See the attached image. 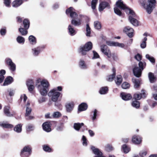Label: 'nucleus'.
Returning <instances> with one entry per match:
<instances>
[{"mask_svg":"<svg viewBox=\"0 0 157 157\" xmlns=\"http://www.w3.org/2000/svg\"><path fill=\"white\" fill-rule=\"evenodd\" d=\"M116 5L117 7L114 8V12L116 14L119 16L121 15L122 13L118 8H119L124 10L127 13L129 14V20L132 25L135 26L138 25V21L133 18L135 16L134 12L133 10L126 7L121 0H118L116 2Z\"/></svg>","mask_w":157,"mask_h":157,"instance_id":"1","label":"nucleus"},{"mask_svg":"<svg viewBox=\"0 0 157 157\" xmlns=\"http://www.w3.org/2000/svg\"><path fill=\"white\" fill-rule=\"evenodd\" d=\"M40 82V84L36 85L40 94L43 96H46L48 91V87L50 84L48 81L46 79L41 80L40 78H38L36 80V83Z\"/></svg>","mask_w":157,"mask_h":157,"instance_id":"2","label":"nucleus"},{"mask_svg":"<svg viewBox=\"0 0 157 157\" xmlns=\"http://www.w3.org/2000/svg\"><path fill=\"white\" fill-rule=\"evenodd\" d=\"M66 13L68 15L70 14L71 17L72 19L71 21V24L75 26H79L81 24V21L80 19L76 20L75 19L77 17V13L75 10L72 7H70L66 11Z\"/></svg>","mask_w":157,"mask_h":157,"instance_id":"3","label":"nucleus"},{"mask_svg":"<svg viewBox=\"0 0 157 157\" xmlns=\"http://www.w3.org/2000/svg\"><path fill=\"white\" fill-rule=\"evenodd\" d=\"M156 0H148L146 5L143 2L141 3V6L146 10L147 13L150 14L152 12L156 6Z\"/></svg>","mask_w":157,"mask_h":157,"instance_id":"4","label":"nucleus"},{"mask_svg":"<svg viewBox=\"0 0 157 157\" xmlns=\"http://www.w3.org/2000/svg\"><path fill=\"white\" fill-rule=\"evenodd\" d=\"M92 48V44L91 42H89L84 45L80 46L79 48V52L82 55H85L88 52L91 50Z\"/></svg>","mask_w":157,"mask_h":157,"instance_id":"5","label":"nucleus"},{"mask_svg":"<svg viewBox=\"0 0 157 157\" xmlns=\"http://www.w3.org/2000/svg\"><path fill=\"white\" fill-rule=\"evenodd\" d=\"M146 65L145 62H142L141 61L139 62V66L140 68H139L137 67H135L133 69L134 75L137 77H140L141 75L142 71L144 69V67Z\"/></svg>","mask_w":157,"mask_h":157,"instance_id":"6","label":"nucleus"},{"mask_svg":"<svg viewBox=\"0 0 157 157\" xmlns=\"http://www.w3.org/2000/svg\"><path fill=\"white\" fill-rule=\"evenodd\" d=\"M60 94V93L58 92L56 89H53L49 91L48 93L49 97H51L52 101L56 102L58 100Z\"/></svg>","mask_w":157,"mask_h":157,"instance_id":"7","label":"nucleus"},{"mask_svg":"<svg viewBox=\"0 0 157 157\" xmlns=\"http://www.w3.org/2000/svg\"><path fill=\"white\" fill-rule=\"evenodd\" d=\"M5 62L6 64L8 66L9 70L12 73L15 71L16 65L10 58H6Z\"/></svg>","mask_w":157,"mask_h":157,"instance_id":"8","label":"nucleus"},{"mask_svg":"<svg viewBox=\"0 0 157 157\" xmlns=\"http://www.w3.org/2000/svg\"><path fill=\"white\" fill-rule=\"evenodd\" d=\"M23 23L25 29L22 28H20L19 30L22 35H25L28 33V31L26 29H28L29 27V21L27 19H25L23 21Z\"/></svg>","mask_w":157,"mask_h":157,"instance_id":"9","label":"nucleus"},{"mask_svg":"<svg viewBox=\"0 0 157 157\" xmlns=\"http://www.w3.org/2000/svg\"><path fill=\"white\" fill-rule=\"evenodd\" d=\"M101 51L108 58H110L111 57V52L109 49L105 45H102L101 46Z\"/></svg>","mask_w":157,"mask_h":157,"instance_id":"10","label":"nucleus"},{"mask_svg":"<svg viewBox=\"0 0 157 157\" xmlns=\"http://www.w3.org/2000/svg\"><path fill=\"white\" fill-rule=\"evenodd\" d=\"M91 148L93 153L96 155L95 157H105L102 155V153L101 152L98 148L92 146Z\"/></svg>","mask_w":157,"mask_h":157,"instance_id":"11","label":"nucleus"},{"mask_svg":"<svg viewBox=\"0 0 157 157\" xmlns=\"http://www.w3.org/2000/svg\"><path fill=\"white\" fill-rule=\"evenodd\" d=\"M123 31L130 38L132 37L133 36V29L129 26L124 27L123 29Z\"/></svg>","mask_w":157,"mask_h":157,"instance_id":"12","label":"nucleus"},{"mask_svg":"<svg viewBox=\"0 0 157 157\" xmlns=\"http://www.w3.org/2000/svg\"><path fill=\"white\" fill-rule=\"evenodd\" d=\"M148 35V34L146 33H144L143 35L144 37L142 39L141 43L140 46L141 48H144L146 46V41L147 40V37Z\"/></svg>","mask_w":157,"mask_h":157,"instance_id":"13","label":"nucleus"},{"mask_svg":"<svg viewBox=\"0 0 157 157\" xmlns=\"http://www.w3.org/2000/svg\"><path fill=\"white\" fill-rule=\"evenodd\" d=\"M146 95L145 92V91L142 90L141 91V93L140 94L138 93H136L134 95V98L136 100H139L141 98H145Z\"/></svg>","mask_w":157,"mask_h":157,"instance_id":"14","label":"nucleus"},{"mask_svg":"<svg viewBox=\"0 0 157 157\" xmlns=\"http://www.w3.org/2000/svg\"><path fill=\"white\" fill-rule=\"evenodd\" d=\"M109 8V4L105 2H103L100 3L98 7V10L100 12L103 10L105 8Z\"/></svg>","mask_w":157,"mask_h":157,"instance_id":"15","label":"nucleus"},{"mask_svg":"<svg viewBox=\"0 0 157 157\" xmlns=\"http://www.w3.org/2000/svg\"><path fill=\"white\" fill-rule=\"evenodd\" d=\"M141 141V138L138 135H134L132 137V141L133 143L135 144H140Z\"/></svg>","mask_w":157,"mask_h":157,"instance_id":"16","label":"nucleus"},{"mask_svg":"<svg viewBox=\"0 0 157 157\" xmlns=\"http://www.w3.org/2000/svg\"><path fill=\"white\" fill-rule=\"evenodd\" d=\"M33 84L34 82L32 79H29L27 82V85L29 91L30 92L32 91L34 88Z\"/></svg>","mask_w":157,"mask_h":157,"instance_id":"17","label":"nucleus"},{"mask_svg":"<svg viewBox=\"0 0 157 157\" xmlns=\"http://www.w3.org/2000/svg\"><path fill=\"white\" fill-rule=\"evenodd\" d=\"M121 96L122 99L125 101L129 100L132 98V96L130 94L124 92L121 93Z\"/></svg>","mask_w":157,"mask_h":157,"instance_id":"18","label":"nucleus"},{"mask_svg":"<svg viewBox=\"0 0 157 157\" xmlns=\"http://www.w3.org/2000/svg\"><path fill=\"white\" fill-rule=\"evenodd\" d=\"M41 47L40 46L33 48L32 49V53L33 56H37L41 51Z\"/></svg>","mask_w":157,"mask_h":157,"instance_id":"19","label":"nucleus"},{"mask_svg":"<svg viewBox=\"0 0 157 157\" xmlns=\"http://www.w3.org/2000/svg\"><path fill=\"white\" fill-rule=\"evenodd\" d=\"M67 111L68 112H71L74 107V103L73 102L67 103L66 105Z\"/></svg>","mask_w":157,"mask_h":157,"instance_id":"20","label":"nucleus"},{"mask_svg":"<svg viewBox=\"0 0 157 157\" xmlns=\"http://www.w3.org/2000/svg\"><path fill=\"white\" fill-rule=\"evenodd\" d=\"M42 127L44 130L47 132H49L51 130L49 122H46L44 123L42 125Z\"/></svg>","mask_w":157,"mask_h":157,"instance_id":"21","label":"nucleus"},{"mask_svg":"<svg viewBox=\"0 0 157 157\" xmlns=\"http://www.w3.org/2000/svg\"><path fill=\"white\" fill-rule=\"evenodd\" d=\"M10 107L9 106H6L4 108V114L7 116L11 117L13 116V114L10 112Z\"/></svg>","mask_w":157,"mask_h":157,"instance_id":"22","label":"nucleus"},{"mask_svg":"<svg viewBox=\"0 0 157 157\" xmlns=\"http://www.w3.org/2000/svg\"><path fill=\"white\" fill-rule=\"evenodd\" d=\"M13 78L10 76H8L5 79V81L3 84V86H7L13 82Z\"/></svg>","mask_w":157,"mask_h":157,"instance_id":"23","label":"nucleus"},{"mask_svg":"<svg viewBox=\"0 0 157 157\" xmlns=\"http://www.w3.org/2000/svg\"><path fill=\"white\" fill-rule=\"evenodd\" d=\"M0 126L3 128H11L13 127L12 124L4 122H0Z\"/></svg>","mask_w":157,"mask_h":157,"instance_id":"24","label":"nucleus"},{"mask_svg":"<svg viewBox=\"0 0 157 157\" xmlns=\"http://www.w3.org/2000/svg\"><path fill=\"white\" fill-rule=\"evenodd\" d=\"M22 3V0H15L12 2V6L13 7L17 8L20 6Z\"/></svg>","mask_w":157,"mask_h":157,"instance_id":"25","label":"nucleus"},{"mask_svg":"<svg viewBox=\"0 0 157 157\" xmlns=\"http://www.w3.org/2000/svg\"><path fill=\"white\" fill-rule=\"evenodd\" d=\"M87 108V105L86 103H82L79 106L78 111H82L86 110Z\"/></svg>","mask_w":157,"mask_h":157,"instance_id":"26","label":"nucleus"},{"mask_svg":"<svg viewBox=\"0 0 157 157\" xmlns=\"http://www.w3.org/2000/svg\"><path fill=\"white\" fill-rule=\"evenodd\" d=\"M79 66L82 69H85L87 68V66L85 61L82 60H80L79 63Z\"/></svg>","mask_w":157,"mask_h":157,"instance_id":"27","label":"nucleus"},{"mask_svg":"<svg viewBox=\"0 0 157 157\" xmlns=\"http://www.w3.org/2000/svg\"><path fill=\"white\" fill-rule=\"evenodd\" d=\"M68 30L69 33L70 34L71 36L74 35L76 33V32L74 29L73 26L71 25H69L68 27Z\"/></svg>","mask_w":157,"mask_h":157,"instance_id":"28","label":"nucleus"},{"mask_svg":"<svg viewBox=\"0 0 157 157\" xmlns=\"http://www.w3.org/2000/svg\"><path fill=\"white\" fill-rule=\"evenodd\" d=\"M14 130L17 133H20L22 131V125L18 124L14 128Z\"/></svg>","mask_w":157,"mask_h":157,"instance_id":"29","label":"nucleus"},{"mask_svg":"<svg viewBox=\"0 0 157 157\" xmlns=\"http://www.w3.org/2000/svg\"><path fill=\"white\" fill-rule=\"evenodd\" d=\"M84 125L83 123H75L74 124V128L77 131H79L80 128Z\"/></svg>","mask_w":157,"mask_h":157,"instance_id":"30","label":"nucleus"},{"mask_svg":"<svg viewBox=\"0 0 157 157\" xmlns=\"http://www.w3.org/2000/svg\"><path fill=\"white\" fill-rule=\"evenodd\" d=\"M122 149L124 152L125 153H127L130 151V148L127 146L126 144H124L122 147Z\"/></svg>","mask_w":157,"mask_h":157,"instance_id":"31","label":"nucleus"},{"mask_svg":"<svg viewBox=\"0 0 157 157\" xmlns=\"http://www.w3.org/2000/svg\"><path fill=\"white\" fill-rule=\"evenodd\" d=\"M148 77L151 82L153 83L155 81V78L153 74L151 72H150L149 73Z\"/></svg>","mask_w":157,"mask_h":157,"instance_id":"32","label":"nucleus"},{"mask_svg":"<svg viewBox=\"0 0 157 157\" xmlns=\"http://www.w3.org/2000/svg\"><path fill=\"white\" fill-rule=\"evenodd\" d=\"M146 58L150 61L152 63H155V59L152 56H150L149 54H147L145 56Z\"/></svg>","mask_w":157,"mask_h":157,"instance_id":"33","label":"nucleus"},{"mask_svg":"<svg viewBox=\"0 0 157 157\" xmlns=\"http://www.w3.org/2000/svg\"><path fill=\"white\" fill-rule=\"evenodd\" d=\"M29 40L30 43L32 44H34L36 43V38L32 35H31L29 37Z\"/></svg>","mask_w":157,"mask_h":157,"instance_id":"34","label":"nucleus"},{"mask_svg":"<svg viewBox=\"0 0 157 157\" xmlns=\"http://www.w3.org/2000/svg\"><path fill=\"white\" fill-rule=\"evenodd\" d=\"M94 26L95 28L97 29H100L101 28V23L98 21H96L94 22Z\"/></svg>","mask_w":157,"mask_h":157,"instance_id":"35","label":"nucleus"},{"mask_svg":"<svg viewBox=\"0 0 157 157\" xmlns=\"http://www.w3.org/2000/svg\"><path fill=\"white\" fill-rule=\"evenodd\" d=\"M122 80V76L120 75L117 76V79L115 80L116 84L117 85H119L121 83Z\"/></svg>","mask_w":157,"mask_h":157,"instance_id":"36","label":"nucleus"},{"mask_svg":"<svg viewBox=\"0 0 157 157\" xmlns=\"http://www.w3.org/2000/svg\"><path fill=\"white\" fill-rule=\"evenodd\" d=\"M132 81L134 83L135 87L136 88H138L140 86V81L135 78H133Z\"/></svg>","mask_w":157,"mask_h":157,"instance_id":"37","label":"nucleus"},{"mask_svg":"<svg viewBox=\"0 0 157 157\" xmlns=\"http://www.w3.org/2000/svg\"><path fill=\"white\" fill-rule=\"evenodd\" d=\"M108 90L107 87H103L101 88L99 90V93L101 94H104L107 93Z\"/></svg>","mask_w":157,"mask_h":157,"instance_id":"38","label":"nucleus"},{"mask_svg":"<svg viewBox=\"0 0 157 157\" xmlns=\"http://www.w3.org/2000/svg\"><path fill=\"white\" fill-rule=\"evenodd\" d=\"M132 106L136 108H138L140 106V102L137 100L133 101L132 104Z\"/></svg>","mask_w":157,"mask_h":157,"instance_id":"39","label":"nucleus"},{"mask_svg":"<svg viewBox=\"0 0 157 157\" xmlns=\"http://www.w3.org/2000/svg\"><path fill=\"white\" fill-rule=\"evenodd\" d=\"M16 40L17 42L20 44H24L25 41L24 38L21 36H18L17 37Z\"/></svg>","mask_w":157,"mask_h":157,"instance_id":"40","label":"nucleus"},{"mask_svg":"<svg viewBox=\"0 0 157 157\" xmlns=\"http://www.w3.org/2000/svg\"><path fill=\"white\" fill-rule=\"evenodd\" d=\"M113 74L112 75H109L107 78V80L109 81H111L115 77V70L114 69H113Z\"/></svg>","mask_w":157,"mask_h":157,"instance_id":"41","label":"nucleus"},{"mask_svg":"<svg viewBox=\"0 0 157 157\" xmlns=\"http://www.w3.org/2000/svg\"><path fill=\"white\" fill-rule=\"evenodd\" d=\"M21 151L26 152L28 154H30L31 149L29 146H25L22 149Z\"/></svg>","mask_w":157,"mask_h":157,"instance_id":"42","label":"nucleus"},{"mask_svg":"<svg viewBox=\"0 0 157 157\" xmlns=\"http://www.w3.org/2000/svg\"><path fill=\"white\" fill-rule=\"evenodd\" d=\"M98 0H92L91 3V6L92 9L94 10L96 9V6L98 2Z\"/></svg>","mask_w":157,"mask_h":157,"instance_id":"43","label":"nucleus"},{"mask_svg":"<svg viewBox=\"0 0 157 157\" xmlns=\"http://www.w3.org/2000/svg\"><path fill=\"white\" fill-rule=\"evenodd\" d=\"M90 29L89 27L88 24H87L86 25V35L87 36H90Z\"/></svg>","mask_w":157,"mask_h":157,"instance_id":"44","label":"nucleus"},{"mask_svg":"<svg viewBox=\"0 0 157 157\" xmlns=\"http://www.w3.org/2000/svg\"><path fill=\"white\" fill-rule=\"evenodd\" d=\"M61 113L59 112H56L53 113L52 117L54 118H58L61 116Z\"/></svg>","mask_w":157,"mask_h":157,"instance_id":"45","label":"nucleus"},{"mask_svg":"<svg viewBox=\"0 0 157 157\" xmlns=\"http://www.w3.org/2000/svg\"><path fill=\"white\" fill-rule=\"evenodd\" d=\"M32 111L31 108L28 106L26 107V113L25 114V116H28L29 115Z\"/></svg>","mask_w":157,"mask_h":157,"instance_id":"46","label":"nucleus"},{"mask_svg":"<svg viewBox=\"0 0 157 157\" xmlns=\"http://www.w3.org/2000/svg\"><path fill=\"white\" fill-rule=\"evenodd\" d=\"M43 149L45 151L50 152L52 151L51 149L47 145H44L43 146Z\"/></svg>","mask_w":157,"mask_h":157,"instance_id":"47","label":"nucleus"},{"mask_svg":"<svg viewBox=\"0 0 157 157\" xmlns=\"http://www.w3.org/2000/svg\"><path fill=\"white\" fill-rule=\"evenodd\" d=\"M93 115L92 116V118L93 121H94L96 119L98 111L96 109H94L93 112Z\"/></svg>","mask_w":157,"mask_h":157,"instance_id":"48","label":"nucleus"},{"mask_svg":"<svg viewBox=\"0 0 157 157\" xmlns=\"http://www.w3.org/2000/svg\"><path fill=\"white\" fill-rule=\"evenodd\" d=\"M129 86V84L126 82H124L122 85V88L124 89H126L128 88Z\"/></svg>","mask_w":157,"mask_h":157,"instance_id":"49","label":"nucleus"},{"mask_svg":"<svg viewBox=\"0 0 157 157\" xmlns=\"http://www.w3.org/2000/svg\"><path fill=\"white\" fill-rule=\"evenodd\" d=\"M6 29L5 27L1 29L0 30V34L2 36H5L6 34Z\"/></svg>","mask_w":157,"mask_h":157,"instance_id":"50","label":"nucleus"},{"mask_svg":"<svg viewBox=\"0 0 157 157\" xmlns=\"http://www.w3.org/2000/svg\"><path fill=\"white\" fill-rule=\"evenodd\" d=\"M116 42L110 41H106V43L108 45L113 46H115Z\"/></svg>","mask_w":157,"mask_h":157,"instance_id":"51","label":"nucleus"},{"mask_svg":"<svg viewBox=\"0 0 157 157\" xmlns=\"http://www.w3.org/2000/svg\"><path fill=\"white\" fill-rule=\"evenodd\" d=\"M34 127L33 125H29L26 127L27 130L28 131H30L33 130L34 129Z\"/></svg>","mask_w":157,"mask_h":157,"instance_id":"52","label":"nucleus"},{"mask_svg":"<svg viewBox=\"0 0 157 157\" xmlns=\"http://www.w3.org/2000/svg\"><path fill=\"white\" fill-rule=\"evenodd\" d=\"M83 141L82 144L84 146H86L87 145V140L86 137L84 136H83L82 138Z\"/></svg>","mask_w":157,"mask_h":157,"instance_id":"53","label":"nucleus"},{"mask_svg":"<svg viewBox=\"0 0 157 157\" xmlns=\"http://www.w3.org/2000/svg\"><path fill=\"white\" fill-rule=\"evenodd\" d=\"M93 56L92 58L93 59H95L99 58V56L98 54L95 51H93Z\"/></svg>","mask_w":157,"mask_h":157,"instance_id":"54","label":"nucleus"},{"mask_svg":"<svg viewBox=\"0 0 157 157\" xmlns=\"http://www.w3.org/2000/svg\"><path fill=\"white\" fill-rule=\"evenodd\" d=\"M4 3L7 7H9L11 3L10 0H4Z\"/></svg>","mask_w":157,"mask_h":157,"instance_id":"55","label":"nucleus"},{"mask_svg":"<svg viewBox=\"0 0 157 157\" xmlns=\"http://www.w3.org/2000/svg\"><path fill=\"white\" fill-rule=\"evenodd\" d=\"M105 149L107 151H110L113 150V147L111 145L108 144L105 147Z\"/></svg>","mask_w":157,"mask_h":157,"instance_id":"56","label":"nucleus"},{"mask_svg":"<svg viewBox=\"0 0 157 157\" xmlns=\"http://www.w3.org/2000/svg\"><path fill=\"white\" fill-rule=\"evenodd\" d=\"M147 153V151L145 150H143L141 151L140 153V155L141 156H145Z\"/></svg>","mask_w":157,"mask_h":157,"instance_id":"57","label":"nucleus"},{"mask_svg":"<svg viewBox=\"0 0 157 157\" xmlns=\"http://www.w3.org/2000/svg\"><path fill=\"white\" fill-rule=\"evenodd\" d=\"M39 103L40 104L46 101V98L44 97H41L38 100Z\"/></svg>","mask_w":157,"mask_h":157,"instance_id":"58","label":"nucleus"},{"mask_svg":"<svg viewBox=\"0 0 157 157\" xmlns=\"http://www.w3.org/2000/svg\"><path fill=\"white\" fill-rule=\"evenodd\" d=\"M21 155L22 157H28L30 154H28L26 152L21 151Z\"/></svg>","mask_w":157,"mask_h":157,"instance_id":"59","label":"nucleus"},{"mask_svg":"<svg viewBox=\"0 0 157 157\" xmlns=\"http://www.w3.org/2000/svg\"><path fill=\"white\" fill-rule=\"evenodd\" d=\"M135 58L137 61H140L142 59V56L140 54H138L135 56Z\"/></svg>","mask_w":157,"mask_h":157,"instance_id":"60","label":"nucleus"},{"mask_svg":"<svg viewBox=\"0 0 157 157\" xmlns=\"http://www.w3.org/2000/svg\"><path fill=\"white\" fill-rule=\"evenodd\" d=\"M115 46H118L120 48H123L124 47V45L123 43H120L118 42H116Z\"/></svg>","mask_w":157,"mask_h":157,"instance_id":"61","label":"nucleus"},{"mask_svg":"<svg viewBox=\"0 0 157 157\" xmlns=\"http://www.w3.org/2000/svg\"><path fill=\"white\" fill-rule=\"evenodd\" d=\"M111 56L112 57L113 59L114 60H117L118 59L117 56L115 54H111Z\"/></svg>","mask_w":157,"mask_h":157,"instance_id":"62","label":"nucleus"},{"mask_svg":"<svg viewBox=\"0 0 157 157\" xmlns=\"http://www.w3.org/2000/svg\"><path fill=\"white\" fill-rule=\"evenodd\" d=\"M27 98V96L25 94L22 95L21 96V99H22L23 98L24 101L25 102V101L26 100Z\"/></svg>","mask_w":157,"mask_h":157,"instance_id":"63","label":"nucleus"},{"mask_svg":"<svg viewBox=\"0 0 157 157\" xmlns=\"http://www.w3.org/2000/svg\"><path fill=\"white\" fill-rule=\"evenodd\" d=\"M63 123H61L60 126L58 127L57 130L59 131L62 130L63 128Z\"/></svg>","mask_w":157,"mask_h":157,"instance_id":"64","label":"nucleus"}]
</instances>
